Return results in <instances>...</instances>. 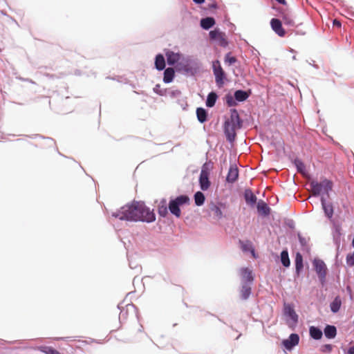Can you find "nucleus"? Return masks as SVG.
<instances>
[{"label": "nucleus", "instance_id": "1", "mask_svg": "<svg viewBox=\"0 0 354 354\" xmlns=\"http://www.w3.org/2000/svg\"><path fill=\"white\" fill-rule=\"evenodd\" d=\"M112 216L120 220L147 223L153 222L156 219L153 212L141 202H133L131 205H124L118 212L113 213Z\"/></svg>", "mask_w": 354, "mask_h": 354}, {"label": "nucleus", "instance_id": "2", "mask_svg": "<svg viewBox=\"0 0 354 354\" xmlns=\"http://www.w3.org/2000/svg\"><path fill=\"white\" fill-rule=\"evenodd\" d=\"M241 127V121L238 111L236 109H232L230 118L225 120L224 124V132L228 141L232 142L234 140L236 131L240 129Z\"/></svg>", "mask_w": 354, "mask_h": 354}, {"label": "nucleus", "instance_id": "3", "mask_svg": "<svg viewBox=\"0 0 354 354\" xmlns=\"http://www.w3.org/2000/svg\"><path fill=\"white\" fill-rule=\"evenodd\" d=\"M310 192L313 196H319L320 194H328L332 189L333 183L330 180L324 179L320 183L312 180L309 184Z\"/></svg>", "mask_w": 354, "mask_h": 354}, {"label": "nucleus", "instance_id": "4", "mask_svg": "<svg viewBox=\"0 0 354 354\" xmlns=\"http://www.w3.org/2000/svg\"><path fill=\"white\" fill-rule=\"evenodd\" d=\"M189 203V198L186 195H180L175 199L170 201L168 208L170 212L177 218L180 217L181 211L180 206Z\"/></svg>", "mask_w": 354, "mask_h": 354}, {"label": "nucleus", "instance_id": "5", "mask_svg": "<svg viewBox=\"0 0 354 354\" xmlns=\"http://www.w3.org/2000/svg\"><path fill=\"white\" fill-rule=\"evenodd\" d=\"M212 71L215 77V82L218 86L221 87L224 84L226 77L225 73L222 68L220 61L215 60L212 62Z\"/></svg>", "mask_w": 354, "mask_h": 354}, {"label": "nucleus", "instance_id": "6", "mask_svg": "<svg viewBox=\"0 0 354 354\" xmlns=\"http://www.w3.org/2000/svg\"><path fill=\"white\" fill-rule=\"evenodd\" d=\"M315 270L322 284L324 283L326 276V266L321 259H315L313 262Z\"/></svg>", "mask_w": 354, "mask_h": 354}, {"label": "nucleus", "instance_id": "7", "mask_svg": "<svg viewBox=\"0 0 354 354\" xmlns=\"http://www.w3.org/2000/svg\"><path fill=\"white\" fill-rule=\"evenodd\" d=\"M277 10L279 13V17L282 19V21L286 26L295 27V22L293 15L288 8L285 9L278 8Z\"/></svg>", "mask_w": 354, "mask_h": 354}, {"label": "nucleus", "instance_id": "8", "mask_svg": "<svg viewBox=\"0 0 354 354\" xmlns=\"http://www.w3.org/2000/svg\"><path fill=\"white\" fill-rule=\"evenodd\" d=\"M209 171L207 168L204 165L202 167L200 178H199V183L201 189L203 191H205L209 189L210 186V182L209 180Z\"/></svg>", "mask_w": 354, "mask_h": 354}, {"label": "nucleus", "instance_id": "9", "mask_svg": "<svg viewBox=\"0 0 354 354\" xmlns=\"http://www.w3.org/2000/svg\"><path fill=\"white\" fill-rule=\"evenodd\" d=\"M270 26L273 31L279 37H284L286 31L282 27V22L280 19L273 18L270 21Z\"/></svg>", "mask_w": 354, "mask_h": 354}, {"label": "nucleus", "instance_id": "10", "mask_svg": "<svg viewBox=\"0 0 354 354\" xmlns=\"http://www.w3.org/2000/svg\"><path fill=\"white\" fill-rule=\"evenodd\" d=\"M299 337L297 334H291L288 339H284L282 342L283 346L288 349L291 350L294 346L299 344Z\"/></svg>", "mask_w": 354, "mask_h": 354}, {"label": "nucleus", "instance_id": "11", "mask_svg": "<svg viewBox=\"0 0 354 354\" xmlns=\"http://www.w3.org/2000/svg\"><path fill=\"white\" fill-rule=\"evenodd\" d=\"M240 274L242 277L243 282L252 283L254 280L252 270L248 268H243L240 270Z\"/></svg>", "mask_w": 354, "mask_h": 354}, {"label": "nucleus", "instance_id": "12", "mask_svg": "<svg viewBox=\"0 0 354 354\" xmlns=\"http://www.w3.org/2000/svg\"><path fill=\"white\" fill-rule=\"evenodd\" d=\"M239 177V170L236 165H231L228 174L227 175L226 180L227 183H234Z\"/></svg>", "mask_w": 354, "mask_h": 354}, {"label": "nucleus", "instance_id": "13", "mask_svg": "<svg viewBox=\"0 0 354 354\" xmlns=\"http://www.w3.org/2000/svg\"><path fill=\"white\" fill-rule=\"evenodd\" d=\"M167 61L169 65H174L180 59V55L173 51L168 50L166 54Z\"/></svg>", "mask_w": 354, "mask_h": 354}, {"label": "nucleus", "instance_id": "14", "mask_svg": "<svg viewBox=\"0 0 354 354\" xmlns=\"http://www.w3.org/2000/svg\"><path fill=\"white\" fill-rule=\"evenodd\" d=\"M251 285L246 282H243L242 286L240 290V295L243 299H247L251 294Z\"/></svg>", "mask_w": 354, "mask_h": 354}, {"label": "nucleus", "instance_id": "15", "mask_svg": "<svg viewBox=\"0 0 354 354\" xmlns=\"http://www.w3.org/2000/svg\"><path fill=\"white\" fill-rule=\"evenodd\" d=\"M167 203L166 199H162L158 205V212L160 216L165 217L168 214Z\"/></svg>", "mask_w": 354, "mask_h": 354}, {"label": "nucleus", "instance_id": "16", "mask_svg": "<svg viewBox=\"0 0 354 354\" xmlns=\"http://www.w3.org/2000/svg\"><path fill=\"white\" fill-rule=\"evenodd\" d=\"M244 198L248 204L253 205L257 202V197L250 189L245 191Z\"/></svg>", "mask_w": 354, "mask_h": 354}, {"label": "nucleus", "instance_id": "17", "mask_svg": "<svg viewBox=\"0 0 354 354\" xmlns=\"http://www.w3.org/2000/svg\"><path fill=\"white\" fill-rule=\"evenodd\" d=\"M257 210L259 214L267 216L270 214V207L268 205L263 201H261L257 204Z\"/></svg>", "mask_w": 354, "mask_h": 354}, {"label": "nucleus", "instance_id": "18", "mask_svg": "<svg viewBox=\"0 0 354 354\" xmlns=\"http://www.w3.org/2000/svg\"><path fill=\"white\" fill-rule=\"evenodd\" d=\"M175 72L173 68H167L164 72L163 81L165 83H170L173 81Z\"/></svg>", "mask_w": 354, "mask_h": 354}, {"label": "nucleus", "instance_id": "19", "mask_svg": "<svg viewBox=\"0 0 354 354\" xmlns=\"http://www.w3.org/2000/svg\"><path fill=\"white\" fill-rule=\"evenodd\" d=\"M324 335L328 339L334 338L337 335L335 326L327 325L324 328Z\"/></svg>", "mask_w": 354, "mask_h": 354}, {"label": "nucleus", "instance_id": "20", "mask_svg": "<svg viewBox=\"0 0 354 354\" xmlns=\"http://www.w3.org/2000/svg\"><path fill=\"white\" fill-rule=\"evenodd\" d=\"M223 34L218 30H212L209 32V37L212 39H220L222 41L221 44L225 45L227 42L223 38Z\"/></svg>", "mask_w": 354, "mask_h": 354}, {"label": "nucleus", "instance_id": "21", "mask_svg": "<svg viewBox=\"0 0 354 354\" xmlns=\"http://www.w3.org/2000/svg\"><path fill=\"white\" fill-rule=\"evenodd\" d=\"M215 24V21L212 17H206L201 21V26L203 29L208 30Z\"/></svg>", "mask_w": 354, "mask_h": 354}, {"label": "nucleus", "instance_id": "22", "mask_svg": "<svg viewBox=\"0 0 354 354\" xmlns=\"http://www.w3.org/2000/svg\"><path fill=\"white\" fill-rule=\"evenodd\" d=\"M209 209L214 216L217 219H221L223 218V215L221 207L218 206L217 205L212 204L210 205Z\"/></svg>", "mask_w": 354, "mask_h": 354}, {"label": "nucleus", "instance_id": "23", "mask_svg": "<svg viewBox=\"0 0 354 354\" xmlns=\"http://www.w3.org/2000/svg\"><path fill=\"white\" fill-rule=\"evenodd\" d=\"M155 66L156 68L159 71H162L165 68V60L163 55L159 54L156 57Z\"/></svg>", "mask_w": 354, "mask_h": 354}, {"label": "nucleus", "instance_id": "24", "mask_svg": "<svg viewBox=\"0 0 354 354\" xmlns=\"http://www.w3.org/2000/svg\"><path fill=\"white\" fill-rule=\"evenodd\" d=\"M309 332L310 337L315 339H320L323 335L322 331L315 326H310Z\"/></svg>", "mask_w": 354, "mask_h": 354}, {"label": "nucleus", "instance_id": "25", "mask_svg": "<svg viewBox=\"0 0 354 354\" xmlns=\"http://www.w3.org/2000/svg\"><path fill=\"white\" fill-rule=\"evenodd\" d=\"M285 313L288 315L291 318V319H292L295 322H297L298 315L296 314L295 310L291 306H285Z\"/></svg>", "mask_w": 354, "mask_h": 354}, {"label": "nucleus", "instance_id": "26", "mask_svg": "<svg viewBox=\"0 0 354 354\" xmlns=\"http://www.w3.org/2000/svg\"><path fill=\"white\" fill-rule=\"evenodd\" d=\"M295 269L297 274L299 273V272L302 270L304 266H303V257L302 255L297 252L296 254L295 257Z\"/></svg>", "mask_w": 354, "mask_h": 354}, {"label": "nucleus", "instance_id": "27", "mask_svg": "<svg viewBox=\"0 0 354 354\" xmlns=\"http://www.w3.org/2000/svg\"><path fill=\"white\" fill-rule=\"evenodd\" d=\"M248 97L249 94L245 91L238 90L234 93V98L239 102L245 101Z\"/></svg>", "mask_w": 354, "mask_h": 354}, {"label": "nucleus", "instance_id": "28", "mask_svg": "<svg viewBox=\"0 0 354 354\" xmlns=\"http://www.w3.org/2000/svg\"><path fill=\"white\" fill-rule=\"evenodd\" d=\"M322 204L326 215L330 218L333 215V208L331 204H326L325 200L322 198Z\"/></svg>", "mask_w": 354, "mask_h": 354}, {"label": "nucleus", "instance_id": "29", "mask_svg": "<svg viewBox=\"0 0 354 354\" xmlns=\"http://www.w3.org/2000/svg\"><path fill=\"white\" fill-rule=\"evenodd\" d=\"M196 115L198 120L201 123H203L207 120V111L203 108H197Z\"/></svg>", "mask_w": 354, "mask_h": 354}, {"label": "nucleus", "instance_id": "30", "mask_svg": "<svg viewBox=\"0 0 354 354\" xmlns=\"http://www.w3.org/2000/svg\"><path fill=\"white\" fill-rule=\"evenodd\" d=\"M217 99V95L214 92H211L208 94L207 101H206V106L207 107H213L215 105L216 101Z\"/></svg>", "mask_w": 354, "mask_h": 354}, {"label": "nucleus", "instance_id": "31", "mask_svg": "<svg viewBox=\"0 0 354 354\" xmlns=\"http://www.w3.org/2000/svg\"><path fill=\"white\" fill-rule=\"evenodd\" d=\"M194 201L197 206L202 205L205 202V196L201 192H197L194 194Z\"/></svg>", "mask_w": 354, "mask_h": 354}, {"label": "nucleus", "instance_id": "32", "mask_svg": "<svg viewBox=\"0 0 354 354\" xmlns=\"http://www.w3.org/2000/svg\"><path fill=\"white\" fill-rule=\"evenodd\" d=\"M281 261L283 266L288 267L290 264L288 253L286 250H283L281 253Z\"/></svg>", "mask_w": 354, "mask_h": 354}, {"label": "nucleus", "instance_id": "33", "mask_svg": "<svg viewBox=\"0 0 354 354\" xmlns=\"http://www.w3.org/2000/svg\"><path fill=\"white\" fill-rule=\"evenodd\" d=\"M341 306V301L339 298L336 297L333 301L330 304V310L333 313L339 311Z\"/></svg>", "mask_w": 354, "mask_h": 354}, {"label": "nucleus", "instance_id": "34", "mask_svg": "<svg viewBox=\"0 0 354 354\" xmlns=\"http://www.w3.org/2000/svg\"><path fill=\"white\" fill-rule=\"evenodd\" d=\"M225 64L230 66L235 64L237 62V59L232 56L231 53H228L225 55L224 58Z\"/></svg>", "mask_w": 354, "mask_h": 354}, {"label": "nucleus", "instance_id": "35", "mask_svg": "<svg viewBox=\"0 0 354 354\" xmlns=\"http://www.w3.org/2000/svg\"><path fill=\"white\" fill-rule=\"evenodd\" d=\"M295 165L297 166V170L304 176H306L304 164L300 160H296Z\"/></svg>", "mask_w": 354, "mask_h": 354}, {"label": "nucleus", "instance_id": "36", "mask_svg": "<svg viewBox=\"0 0 354 354\" xmlns=\"http://www.w3.org/2000/svg\"><path fill=\"white\" fill-rule=\"evenodd\" d=\"M45 354H61L59 351L50 346H45L41 349Z\"/></svg>", "mask_w": 354, "mask_h": 354}, {"label": "nucleus", "instance_id": "37", "mask_svg": "<svg viewBox=\"0 0 354 354\" xmlns=\"http://www.w3.org/2000/svg\"><path fill=\"white\" fill-rule=\"evenodd\" d=\"M346 263L349 266H354V252L353 253H350L346 256Z\"/></svg>", "mask_w": 354, "mask_h": 354}, {"label": "nucleus", "instance_id": "38", "mask_svg": "<svg viewBox=\"0 0 354 354\" xmlns=\"http://www.w3.org/2000/svg\"><path fill=\"white\" fill-rule=\"evenodd\" d=\"M235 98H234L232 95H226V103L229 106H232L236 105V102L234 100Z\"/></svg>", "mask_w": 354, "mask_h": 354}, {"label": "nucleus", "instance_id": "39", "mask_svg": "<svg viewBox=\"0 0 354 354\" xmlns=\"http://www.w3.org/2000/svg\"><path fill=\"white\" fill-rule=\"evenodd\" d=\"M333 349V346L331 344H325L323 345L321 348V351L323 353H330Z\"/></svg>", "mask_w": 354, "mask_h": 354}, {"label": "nucleus", "instance_id": "40", "mask_svg": "<svg viewBox=\"0 0 354 354\" xmlns=\"http://www.w3.org/2000/svg\"><path fill=\"white\" fill-rule=\"evenodd\" d=\"M241 242V247H242V249L244 250V251H247L249 250V246H250V243L249 241H247L246 243H244L242 241H240Z\"/></svg>", "mask_w": 354, "mask_h": 354}, {"label": "nucleus", "instance_id": "41", "mask_svg": "<svg viewBox=\"0 0 354 354\" xmlns=\"http://www.w3.org/2000/svg\"><path fill=\"white\" fill-rule=\"evenodd\" d=\"M333 26H336L337 28H340L341 27V23L337 19H334V21H333Z\"/></svg>", "mask_w": 354, "mask_h": 354}, {"label": "nucleus", "instance_id": "42", "mask_svg": "<svg viewBox=\"0 0 354 354\" xmlns=\"http://www.w3.org/2000/svg\"><path fill=\"white\" fill-rule=\"evenodd\" d=\"M348 354H354V346L348 349Z\"/></svg>", "mask_w": 354, "mask_h": 354}, {"label": "nucleus", "instance_id": "43", "mask_svg": "<svg viewBox=\"0 0 354 354\" xmlns=\"http://www.w3.org/2000/svg\"><path fill=\"white\" fill-rule=\"evenodd\" d=\"M278 3L282 4V5H284L286 6V0H276Z\"/></svg>", "mask_w": 354, "mask_h": 354}, {"label": "nucleus", "instance_id": "44", "mask_svg": "<svg viewBox=\"0 0 354 354\" xmlns=\"http://www.w3.org/2000/svg\"><path fill=\"white\" fill-rule=\"evenodd\" d=\"M196 3H198V4H201V3H203L205 2V0H193Z\"/></svg>", "mask_w": 354, "mask_h": 354}, {"label": "nucleus", "instance_id": "45", "mask_svg": "<svg viewBox=\"0 0 354 354\" xmlns=\"http://www.w3.org/2000/svg\"><path fill=\"white\" fill-rule=\"evenodd\" d=\"M299 238L300 243L302 245H304L305 244V239L304 238H301V236H299Z\"/></svg>", "mask_w": 354, "mask_h": 354}, {"label": "nucleus", "instance_id": "46", "mask_svg": "<svg viewBox=\"0 0 354 354\" xmlns=\"http://www.w3.org/2000/svg\"><path fill=\"white\" fill-rule=\"evenodd\" d=\"M352 245L354 248V237H353V241H352Z\"/></svg>", "mask_w": 354, "mask_h": 354}, {"label": "nucleus", "instance_id": "47", "mask_svg": "<svg viewBox=\"0 0 354 354\" xmlns=\"http://www.w3.org/2000/svg\"><path fill=\"white\" fill-rule=\"evenodd\" d=\"M221 206L223 207V208L225 207V205L223 204H221Z\"/></svg>", "mask_w": 354, "mask_h": 354}]
</instances>
